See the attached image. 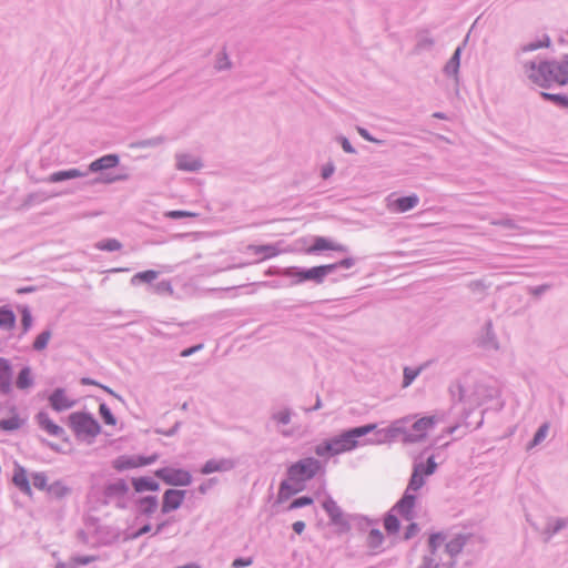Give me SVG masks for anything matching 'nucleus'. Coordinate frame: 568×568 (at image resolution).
Listing matches in <instances>:
<instances>
[{
    "instance_id": "nucleus-1",
    "label": "nucleus",
    "mask_w": 568,
    "mask_h": 568,
    "mask_svg": "<svg viewBox=\"0 0 568 568\" xmlns=\"http://www.w3.org/2000/svg\"><path fill=\"white\" fill-rule=\"evenodd\" d=\"M415 415H408L398 418L390 423V425L382 430L384 440L396 442L400 440L404 444H415L423 442L429 429H433L438 423L436 416H424L416 420Z\"/></svg>"
},
{
    "instance_id": "nucleus-2",
    "label": "nucleus",
    "mask_w": 568,
    "mask_h": 568,
    "mask_svg": "<svg viewBox=\"0 0 568 568\" xmlns=\"http://www.w3.org/2000/svg\"><path fill=\"white\" fill-rule=\"evenodd\" d=\"M324 474L325 465L315 457H305L293 463L286 469L287 478L280 484L278 498L281 500L288 499L302 491L305 488V483Z\"/></svg>"
},
{
    "instance_id": "nucleus-3",
    "label": "nucleus",
    "mask_w": 568,
    "mask_h": 568,
    "mask_svg": "<svg viewBox=\"0 0 568 568\" xmlns=\"http://www.w3.org/2000/svg\"><path fill=\"white\" fill-rule=\"evenodd\" d=\"M376 424H366L343 430L332 436L314 447V453L320 458H331L356 449L365 444L359 438L368 435L376 429Z\"/></svg>"
},
{
    "instance_id": "nucleus-4",
    "label": "nucleus",
    "mask_w": 568,
    "mask_h": 568,
    "mask_svg": "<svg viewBox=\"0 0 568 568\" xmlns=\"http://www.w3.org/2000/svg\"><path fill=\"white\" fill-rule=\"evenodd\" d=\"M529 80L542 88L568 83V55L562 62L529 61L524 64Z\"/></svg>"
},
{
    "instance_id": "nucleus-5",
    "label": "nucleus",
    "mask_w": 568,
    "mask_h": 568,
    "mask_svg": "<svg viewBox=\"0 0 568 568\" xmlns=\"http://www.w3.org/2000/svg\"><path fill=\"white\" fill-rule=\"evenodd\" d=\"M324 510L326 511L329 523L336 527L341 532H346L351 529V520L358 525L361 528L369 527L373 521L367 517L359 515H345L342 508L337 505V503L328 496L322 504Z\"/></svg>"
},
{
    "instance_id": "nucleus-6",
    "label": "nucleus",
    "mask_w": 568,
    "mask_h": 568,
    "mask_svg": "<svg viewBox=\"0 0 568 568\" xmlns=\"http://www.w3.org/2000/svg\"><path fill=\"white\" fill-rule=\"evenodd\" d=\"M68 425L80 440L92 443L101 433V426L91 413L74 412L68 417Z\"/></svg>"
},
{
    "instance_id": "nucleus-7",
    "label": "nucleus",
    "mask_w": 568,
    "mask_h": 568,
    "mask_svg": "<svg viewBox=\"0 0 568 568\" xmlns=\"http://www.w3.org/2000/svg\"><path fill=\"white\" fill-rule=\"evenodd\" d=\"M129 485L123 478L108 483L103 488V505L113 504L118 509H126Z\"/></svg>"
},
{
    "instance_id": "nucleus-8",
    "label": "nucleus",
    "mask_w": 568,
    "mask_h": 568,
    "mask_svg": "<svg viewBox=\"0 0 568 568\" xmlns=\"http://www.w3.org/2000/svg\"><path fill=\"white\" fill-rule=\"evenodd\" d=\"M155 476L170 486H189L192 483L190 471L182 468L163 467L155 471Z\"/></svg>"
},
{
    "instance_id": "nucleus-9",
    "label": "nucleus",
    "mask_w": 568,
    "mask_h": 568,
    "mask_svg": "<svg viewBox=\"0 0 568 568\" xmlns=\"http://www.w3.org/2000/svg\"><path fill=\"white\" fill-rule=\"evenodd\" d=\"M447 535L443 531L432 534L428 540V554L422 559L418 568H438L439 559L436 556L437 549L446 540Z\"/></svg>"
},
{
    "instance_id": "nucleus-10",
    "label": "nucleus",
    "mask_w": 568,
    "mask_h": 568,
    "mask_svg": "<svg viewBox=\"0 0 568 568\" xmlns=\"http://www.w3.org/2000/svg\"><path fill=\"white\" fill-rule=\"evenodd\" d=\"M294 415V412L291 407H282L280 409H273L271 412V420L275 424L277 432L283 437H291L294 434L293 429L285 428L291 422L292 417Z\"/></svg>"
},
{
    "instance_id": "nucleus-11",
    "label": "nucleus",
    "mask_w": 568,
    "mask_h": 568,
    "mask_svg": "<svg viewBox=\"0 0 568 568\" xmlns=\"http://www.w3.org/2000/svg\"><path fill=\"white\" fill-rule=\"evenodd\" d=\"M415 504L416 496L412 493L405 491L392 509L402 516L403 519L410 521L415 518Z\"/></svg>"
},
{
    "instance_id": "nucleus-12",
    "label": "nucleus",
    "mask_w": 568,
    "mask_h": 568,
    "mask_svg": "<svg viewBox=\"0 0 568 568\" xmlns=\"http://www.w3.org/2000/svg\"><path fill=\"white\" fill-rule=\"evenodd\" d=\"M185 490L168 489L164 491L162 497V514H169L181 507L185 498Z\"/></svg>"
},
{
    "instance_id": "nucleus-13",
    "label": "nucleus",
    "mask_w": 568,
    "mask_h": 568,
    "mask_svg": "<svg viewBox=\"0 0 568 568\" xmlns=\"http://www.w3.org/2000/svg\"><path fill=\"white\" fill-rule=\"evenodd\" d=\"M236 463L231 458L209 459L203 464L200 469L202 475H210L212 473H225L232 470Z\"/></svg>"
},
{
    "instance_id": "nucleus-14",
    "label": "nucleus",
    "mask_w": 568,
    "mask_h": 568,
    "mask_svg": "<svg viewBox=\"0 0 568 568\" xmlns=\"http://www.w3.org/2000/svg\"><path fill=\"white\" fill-rule=\"evenodd\" d=\"M49 404L53 410L60 413L72 408L75 400L67 396L64 388L58 387L49 396Z\"/></svg>"
},
{
    "instance_id": "nucleus-15",
    "label": "nucleus",
    "mask_w": 568,
    "mask_h": 568,
    "mask_svg": "<svg viewBox=\"0 0 568 568\" xmlns=\"http://www.w3.org/2000/svg\"><path fill=\"white\" fill-rule=\"evenodd\" d=\"M326 250L337 251V252H343V253L348 251L347 246H345L343 244L335 243L332 240L324 237V236H316L314 239L313 244L306 248V253L313 255V254H317V253H320L322 251H326Z\"/></svg>"
},
{
    "instance_id": "nucleus-16",
    "label": "nucleus",
    "mask_w": 568,
    "mask_h": 568,
    "mask_svg": "<svg viewBox=\"0 0 568 568\" xmlns=\"http://www.w3.org/2000/svg\"><path fill=\"white\" fill-rule=\"evenodd\" d=\"M12 392V366L9 359L0 357V393L9 395Z\"/></svg>"
},
{
    "instance_id": "nucleus-17",
    "label": "nucleus",
    "mask_w": 568,
    "mask_h": 568,
    "mask_svg": "<svg viewBox=\"0 0 568 568\" xmlns=\"http://www.w3.org/2000/svg\"><path fill=\"white\" fill-rule=\"evenodd\" d=\"M36 420H37L39 427L41 429L45 430L51 436L61 438L65 435L64 429L61 426L53 423V420L50 418L49 414L44 410H41L36 415Z\"/></svg>"
},
{
    "instance_id": "nucleus-18",
    "label": "nucleus",
    "mask_w": 568,
    "mask_h": 568,
    "mask_svg": "<svg viewBox=\"0 0 568 568\" xmlns=\"http://www.w3.org/2000/svg\"><path fill=\"white\" fill-rule=\"evenodd\" d=\"M478 345L487 352H497L499 349V342L490 322L485 324L481 336L478 339Z\"/></svg>"
},
{
    "instance_id": "nucleus-19",
    "label": "nucleus",
    "mask_w": 568,
    "mask_h": 568,
    "mask_svg": "<svg viewBox=\"0 0 568 568\" xmlns=\"http://www.w3.org/2000/svg\"><path fill=\"white\" fill-rule=\"evenodd\" d=\"M12 483L14 486L24 495L31 496L32 489L27 475V470L23 466L14 463Z\"/></svg>"
},
{
    "instance_id": "nucleus-20",
    "label": "nucleus",
    "mask_w": 568,
    "mask_h": 568,
    "mask_svg": "<svg viewBox=\"0 0 568 568\" xmlns=\"http://www.w3.org/2000/svg\"><path fill=\"white\" fill-rule=\"evenodd\" d=\"M419 203V197L416 194H410L407 196H402L394 200L388 207L396 213H405L407 211L413 210Z\"/></svg>"
},
{
    "instance_id": "nucleus-21",
    "label": "nucleus",
    "mask_w": 568,
    "mask_h": 568,
    "mask_svg": "<svg viewBox=\"0 0 568 568\" xmlns=\"http://www.w3.org/2000/svg\"><path fill=\"white\" fill-rule=\"evenodd\" d=\"M120 162V158L116 154L103 155L90 163L88 168L89 172H103L108 169L116 166Z\"/></svg>"
},
{
    "instance_id": "nucleus-22",
    "label": "nucleus",
    "mask_w": 568,
    "mask_h": 568,
    "mask_svg": "<svg viewBox=\"0 0 568 568\" xmlns=\"http://www.w3.org/2000/svg\"><path fill=\"white\" fill-rule=\"evenodd\" d=\"M175 159L176 169L180 171L196 172L203 166V163L199 158L190 154H178Z\"/></svg>"
},
{
    "instance_id": "nucleus-23",
    "label": "nucleus",
    "mask_w": 568,
    "mask_h": 568,
    "mask_svg": "<svg viewBox=\"0 0 568 568\" xmlns=\"http://www.w3.org/2000/svg\"><path fill=\"white\" fill-rule=\"evenodd\" d=\"M136 513L150 517L159 507V499L156 496H144L135 500Z\"/></svg>"
},
{
    "instance_id": "nucleus-24",
    "label": "nucleus",
    "mask_w": 568,
    "mask_h": 568,
    "mask_svg": "<svg viewBox=\"0 0 568 568\" xmlns=\"http://www.w3.org/2000/svg\"><path fill=\"white\" fill-rule=\"evenodd\" d=\"M88 175V171H82L80 169L73 168L69 170H62L51 173L47 181L49 183H59L67 180L78 179V178H84Z\"/></svg>"
},
{
    "instance_id": "nucleus-25",
    "label": "nucleus",
    "mask_w": 568,
    "mask_h": 568,
    "mask_svg": "<svg viewBox=\"0 0 568 568\" xmlns=\"http://www.w3.org/2000/svg\"><path fill=\"white\" fill-rule=\"evenodd\" d=\"M355 263H356V258L349 256V257H345L336 263L320 265L323 282L325 281L326 276L334 274L337 270H339V268L348 270V268L353 267L355 265Z\"/></svg>"
},
{
    "instance_id": "nucleus-26",
    "label": "nucleus",
    "mask_w": 568,
    "mask_h": 568,
    "mask_svg": "<svg viewBox=\"0 0 568 568\" xmlns=\"http://www.w3.org/2000/svg\"><path fill=\"white\" fill-rule=\"evenodd\" d=\"M132 486L136 493L143 491H158L160 489V485L156 480L151 477H133Z\"/></svg>"
},
{
    "instance_id": "nucleus-27",
    "label": "nucleus",
    "mask_w": 568,
    "mask_h": 568,
    "mask_svg": "<svg viewBox=\"0 0 568 568\" xmlns=\"http://www.w3.org/2000/svg\"><path fill=\"white\" fill-rule=\"evenodd\" d=\"M463 545H464V552L467 551V552L477 555V554L481 552V550L484 549V539L480 535H469V536L464 535Z\"/></svg>"
},
{
    "instance_id": "nucleus-28",
    "label": "nucleus",
    "mask_w": 568,
    "mask_h": 568,
    "mask_svg": "<svg viewBox=\"0 0 568 568\" xmlns=\"http://www.w3.org/2000/svg\"><path fill=\"white\" fill-rule=\"evenodd\" d=\"M248 250L256 255H263L262 260L272 258L282 253L277 244L250 245Z\"/></svg>"
},
{
    "instance_id": "nucleus-29",
    "label": "nucleus",
    "mask_w": 568,
    "mask_h": 568,
    "mask_svg": "<svg viewBox=\"0 0 568 568\" xmlns=\"http://www.w3.org/2000/svg\"><path fill=\"white\" fill-rule=\"evenodd\" d=\"M34 385V378L32 375V369L30 366H24L19 372L17 379H16V386L18 389H28Z\"/></svg>"
},
{
    "instance_id": "nucleus-30",
    "label": "nucleus",
    "mask_w": 568,
    "mask_h": 568,
    "mask_svg": "<svg viewBox=\"0 0 568 568\" xmlns=\"http://www.w3.org/2000/svg\"><path fill=\"white\" fill-rule=\"evenodd\" d=\"M300 281L301 284L305 282H313L316 285L323 284L324 282L321 275L320 265L310 268L301 267Z\"/></svg>"
},
{
    "instance_id": "nucleus-31",
    "label": "nucleus",
    "mask_w": 568,
    "mask_h": 568,
    "mask_svg": "<svg viewBox=\"0 0 568 568\" xmlns=\"http://www.w3.org/2000/svg\"><path fill=\"white\" fill-rule=\"evenodd\" d=\"M568 526L567 518H551L547 521V525L544 529V535L547 539H550L554 535L559 532L561 529Z\"/></svg>"
},
{
    "instance_id": "nucleus-32",
    "label": "nucleus",
    "mask_w": 568,
    "mask_h": 568,
    "mask_svg": "<svg viewBox=\"0 0 568 568\" xmlns=\"http://www.w3.org/2000/svg\"><path fill=\"white\" fill-rule=\"evenodd\" d=\"M47 493L55 499H62L71 493V488L62 480H55L48 486Z\"/></svg>"
},
{
    "instance_id": "nucleus-33",
    "label": "nucleus",
    "mask_w": 568,
    "mask_h": 568,
    "mask_svg": "<svg viewBox=\"0 0 568 568\" xmlns=\"http://www.w3.org/2000/svg\"><path fill=\"white\" fill-rule=\"evenodd\" d=\"M397 513L393 511L390 508L389 511L385 515L384 518V527L388 535H394L399 531L400 523L397 518Z\"/></svg>"
},
{
    "instance_id": "nucleus-34",
    "label": "nucleus",
    "mask_w": 568,
    "mask_h": 568,
    "mask_svg": "<svg viewBox=\"0 0 568 568\" xmlns=\"http://www.w3.org/2000/svg\"><path fill=\"white\" fill-rule=\"evenodd\" d=\"M462 55V44H459L450 58V60L445 64L444 72L447 75H455L457 78L458 68H459V60Z\"/></svg>"
},
{
    "instance_id": "nucleus-35",
    "label": "nucleus",
    "mask_w": 568,
    "mask_h": 568,
    "mask_svg": "<svg viewBox=\"0 0 568 568\" xmlns=\"http://www.w3.org/2000/svg\"><path fill=\"white\" fill-rule=\"evenodd\" d=\"M16 315L12 310L7 306L0 307V328L11 329L16 325Z\"/></svg>"
},
{
    "instance_id": "nucleus-36",
    "label": "nucleus",
    "mask_w": 568,
    "mask_h": 568,
    "mask_svg": "<svg viewBox=\"0 0 568 568\" xmlns=\"http://www.w3.org/2000/svg\"><path fill=\"white\" fill-rule=\"evenodd\" d=\"M300 276H301V266L283 267L282 277L290 280L287 283V286L301 285Z\"/></svg>"
},
{
    "instance_id": "nucleus-37",
    "label": "nucleus",
    "mask_w": 568,
    "mask_h": 568,
    "mask_svg": "<svg viewBox=\"0 0 568 568\" xmlns=\"http://www.w3.org/2000/svg\"><path fill=\"white\" fill-rule=\"evenodd\" d=\"M158 276L159 272L153 270L139 272L131 277V284L138 285L141 283H152Z\"/></svg>"
},
{
    "instance_id": "nucleus-38",
    "label": "nucleus",
    "mask_w": 568,
    "mask_h": 568,
    "mask_svg": "<svg viewBox=\"0 0 568 568\" xmlns=\"http://www.w3.org/2000/svg\"><path fill=\"white\" fill-rule=\"evenodd\" d=\"M113 467L116 470L122 471V470H125V469H131V468L139 467V464L136 462V458H134V457L121 456V457H119L118 459L114 460Z\"/></svg>"
},
{
    "instance_id": "nucleus-39",
    "label": "nucleus",
    "mask_w": 568,
    "mask_h": 568,
    "mask_svg": "<svg viewBox=\"0 0 568 568\" xmlns=\"http://www.w3.org/2000/svg\"><path fill=\"white\" fill-rule=\"evenodd\" d=\"M384 536L377 528H372L367 536V546L372 549H376L382 546Z\"/></svg>"
},
{
    "instance_id": "nucleus-40",
    "label": "nucleus",
    "mask_w": 568,
    "mask_h": 568,
    "mask_svg": "<svg viewBox=\"0 0 568 568\" xmlns=\"http://www.w3.org/2000/svg\"><path fill=\"white\" fill-rule=\"evenodd\" d=\"M95 247L100 251L114 252L121 250L122 244L116 239H106L99 241Z\"/></svg>"
},
{
    "instance_id": "nucleus-41",
    "label": "nucleus",
    "mask_w": 568,
    "mask_h": 568,
    "mask_svg": "<svg viewBox=\"0 0 568 568\" xmlns=\"http://www.w3.org/2000/svg\"><path fill=\"white\" fill-rule=\"evenodd\" d=\"M424 484H425L424 477L418 471V469L414 468L413 474L409 479V483H408V486L405 491H408V493L416 491V490L420 489Z\"/></svg>"
},
{
    "instance_id": "nucleus-42",
    "label": "nucleus",
    "mask_w": 568,
    "mask_h": 568,
    "mask_svg": "<svg viewBox=\"0 0 568 568\" xmlns=\"http://www.w3.org/2000/svg\"><path fill=\"white\" fill-rule=\"evenodd\" d=\"M446 552L454 557L462 551V534H455L454 538L445 546Z\"/></svg>"
},
{
    "instance_id": "nucleus-43",
    "label": "nucleus",
    "mask_w": 568,
    "mask_h": 568,
    "mask_svg": "<svg viewBox=\"0 0 568 568\" xmlns=\"http://www.w3.org/2000/svg\"><path fill=\"white\" fill-rule=\"evenodd\" d=\"M436 463L433 457H429L426 463H417L414 465V468L418 469L422 476L432 475L436 470Z\"/></svg>"
},
{
    "instance_id": "nucleus-44",
    "label": "nucleus",
    "mask_w": 568,
    "mask_h": 568,
    "mask_svg": "<svg viewBox=\"0 0 568 568\" xmlns=\"http://www.w3.org/2000/svg\"><path fill=\"white\" fill-rule=\"evenodd\" d=\"M128 179V175L126 174H113V173H102L101 176L94 179L91 184H95V183H106V184H110V183H114V182H118V181H124Z\"/></svg>"
},
{
    "instance_id": "nucleus-45",
    "label": "nucleus",
    "mask_w": 568,
    "mask_h": 568,
    "mask_svg": "<svg viewBox=\"0 0 568 568\" xmlns=\"http://www.w3.org/2000/svg\"><path fill=\"white\" fill-rule=\"evenodd\" d=\"M51 338V331L44 329L41 332L33 342V349L34 351H42L48 346V343Z\"/></svg>"
},
{
    "instance_id": "nucleus-46",
    "label": "nucleus",
    "mask_w": 568,
    "mask_h": 568,
    "mask_svg": "<svg viewBox=\"0 0 568 568\" xmlns=\"http://www.w3.org/2000/svg\"><path fill=\"white\" fill-rule=\"evenodd\" d=\"M548 432H549V424L544 423L536 432L531 443L528 445V449L541 444L545 440V438L547 437Z\"/></svg>"
},
{
    "instance_id": "nucleus-47",
    "label": "nucleus",
    "mask_w": 568,
    "mask_h": 568,
    "mask_svg": "<svg viewBox=\"0 0 568 568\" xmlns=\"http://www.w3.org/2000/svg\"><path fill=\"white\" fill-rule=\"evenodd\" d=\"M164 141H165V138L162 135H159V136H154V138H150V139L140 140V141L135 142L134 144H132V146L140 148V149L155 148V146L161 145Z\"/></svg>"
},
{
    "instance_id": "nucleus-48",
    "label": "nucleus",
    "mask_w": 568,
    "mask_h": 568,
    "mask_svg": "<svg viewBox=\"0 0 568 568\" xmlns=\"http://www.w3.org/2000/svg\"><path fill=\"white\" fill-rule=\"evenodd\" d=\"M33 486L39 490H45L48 488V477L43 471H37L31 475Z\"/></svg>"
},
{
    "instance_id": "nucleus-49",
    "label": "nucleus",
    "mask_w": 568,
    "mask_h": 568,
    "mask_svg": "<svg viewBox=\"0 0 568 568\" xmlns=\"http://www.w3.org/2000/svg\"><path fill=\"white\" fill-rule=\"evenodd\" d=\"M164 217L171 219V220H179L184 217H196L199 214L190 211H183V210H172V211H165L163 213Z\"/></svg>"
},
{
    "instance_id": "nucleus-50",
    "label": "nucleus",
    "mask_w": 568,
    "mask_h": 568,
    "mask_svg": "<svg viewBox=\"0 0 568 568\" xmlns=\"http://www.w3.org/2000/svg\"><path fill=\"white\" fill-rule=\"evenodd\" d=\"M99 413H100V416L102 417L103 422L106 425H112L113 426V425L116 424L115 417L113 416L111 409L108 407V405L105 403H101L100 404Z\"/></svg>"
},
{
    "instance_id": "nucleus-51",
    "label": "nucleus",
    "mask_w": 568,
    "mask_h": 568,
    "mask_svg": "<svg viewBox=\"0 0 568 568\" xmlns=\"http://www.w3.org/2000/svg\"><path fill=\"white\" fill-rule=\"evenodd\" d=\"M21 420L18 416H12L10 418L1 419L0 420V429L3 430H16L20 428Z\"/></svg>"
},
{
    "instance_id": "nucleus-52",
    "label": "nucleus",
    "mask_w": 568,
    "mask_h": 568,
    "mask_svg": "<svg viewBox=\"0 0 568 568\" xmlns=\"http://www.w3.org/2000/svg\"><path fill=\"white\" fill-rule=\"evenodd\" d=\"M49 199H50V196L47 195L44 192L30 193L24 201V205L31 206L33 204L42 203Z\"/></svg>"
},
{
    "instance_id": "nucleus-53",
    "label": "nucleus",
    "mask_w": 568,
    "mask_h": 568,
    "mask_svg": "<svg viewBox=\"0 0 568 568\" xmlns=\"http://www.w3.org/2000/svg\"><path fill=\"white\" fill-rule=\"evenodd\" d=\"M419 373H420V368L405 367L404 376H403V386L404 387L409 386L416 379V377L419 375Z\"/></svg>"
},
{
    "instance_id": "nucleus-54",
    "label": "nucleus",
    "mask_w": 568,
    "mask_h": 568,
    "mask_svg": "<svg viewBox=\"0 0 568 568\" xmlns=\"http://www.w3.org/2000/svg\"><path fill=\"white\" fill-rule=\"evenodd\" d=\"M549 42H550V40H549L548 36H544V37H542V40L531 41V42H529V43L525 44V45L521 48V50H523L524 52L535 51V50H537V49H539V48L548 47V45H549Z\"/></svg>"
},
{
    "instance_id": "nucleus-55",
    "label": "nucleus",
    "mask_w": 568,
    "mask_h": 568,
    "mask_svg": "<svg viewBox=\"0 0 568 568\" xmlns=\"http://www.w3.org/2000/svg\"><path fill=\"white\" fill-rule=\"evenodd\" d=\"M313 498L310 497V496H302V497H298V498H295L291 504L290 506L287 507L288 510H293V509H297V508H302V507H305V506H310L313 504Z\"/></svg>"
},
{
    "instance_id": "nucleus-56",
    "label": "nucleus",
    "mask_w": 568,
    "mask_h": 568,
    "mask_svg": "<svg viewBox=\"0 0 568 568\" xmlns=\"http://www.w3.org/2000/svg\"><path fill=\"white\" fill-rule=\"evenodd\" d=\"M542 98L549 101L555 102L556 104L560 106H568V97L561 95V94H551V93H541Z\"/></svg>"
},
{
    "instance_id": "nucleus-57",
    "label": "nucleus",
    "mask_w": 568,
    "mask_h": 568,
    "mask_svg": "<svg viewBox=\"0 0 568 568\" xmlns=\"http://www.w3.org/2000/svg\"><path fill=\"white\" fill-rule=\"evenodd\" d=\"M434 45V40L428 36H420L417 40L415 50L417 52H422L424 50H429Z\"/></svg>"
},
{
    "instance_id": "nucleus-58",
    "label": "nucleus",
    "mask_w": 568,
    "mask_h": 568,
    "mask_svg": "<svg viewBox=\"0 0 568 568\" xmlns=\"http://www.w3.org/2000/svg\"><path fill=\"white\" fill-rule=\"evenodd\" d=\"M152 290H153L154 293H158V294H172V292H173L171 282L168 281V280H163L161 282H158L152 287Z\"/></svg>"
},
{
    "instance_id": "nucleus-59",
    "label": "nucleus",
    "mask_w": 568,
    "mask_h": 568,
    "mask_svg": "<svg viewBox=\"0 0 568 568\" xmlns=\"http://www.w3.org/2000/svg\"><path fill=\"white\" fill-rule=\"evenodd\" d=\"M21 324L23 332H28L32 325V315L28 306H24L21 311Z\"/></svg>"
},
{
    "instance_id": "nucleus-60",
    "label": "nucleus",
    "mask_w": 568,
    "mask_h": 568,
    "mask_svg": "<svg viewBox=\"0 0 568 568\" xmlns=\"http://www.w3.org/2000/svg\"><path fill=\"white\" fill-rule=\"evenodd\" d=\"M336 142H338L342 146V149L344 150V152L346 153H349V154H355L356 153V150L355 148L351 144V142L348 141V139L344 135H337L335 138Z\"/></svg>"
},
{
    "instance_id": "nucleus-61",
    "label": "nucleus",
    "mask_w": 568,
    "mask_h": 568,
    "mask_svg": "<svg viewBox=\"0 0 568 568\" xmlns=\"http://www.w3.org/2000/svg\"><path fill=\"white\" fill-rule=\"evenodd\" d=\"M232 67V62L230 61L227 54L223 52L221 57H219L215 68L217 70H226Z\"/></svg>"
},
{
    "instance_id": "nucleus-62",
    "label": "nucleus",
    "mask_w": 568,
    "mask_h": 568,
    "mask_svg": "<svg viewBox=\"0 0 568 568\" xmlns=\"http://www.w3.org/2000/svg\"><path fill=\"white\" fill-rule=\"evenodd\" d=\"M335 172V165L333 162H327L326 164H324L322 166V170H321V176L324 179V180H327L329 179Z\"/></svg>"
},
{
    "instance_id": "nucleus-63",
    "label": "nucleus",
    "mask_w": 568,
    "mask_h": 568,
    "mask_svg": "<svg viewBox=\"0 0 568 568\" xmlns=\"http://www.w3.org/2000/svg\"><path fill=\"white\" fill-rule=\"evenodd\" d=\"M418 531H419L418 525L416 523H410L405 530L404 538L406 540H408V539L413 538L414 536H416Z\"/></svg>"
},
{
    "instance_id": "nucleus-64",
    "label": "nucleus",
    "mask_w": 568,
    "mask_h": 568,
    "mask_svg": "<svg viewBox=\"0 0 568 568\" xmlns=\"http://www.w3.org/2000/svg\"><path fill=\"white\" fill-rule=\"evenodd\" d=\"M253 562L252 558H244V557H239V558H235L232 562V567L233 568H243V567H247V566H251Z\"/></svg>"
}]
</instances>
